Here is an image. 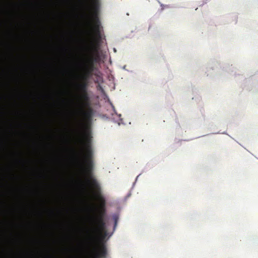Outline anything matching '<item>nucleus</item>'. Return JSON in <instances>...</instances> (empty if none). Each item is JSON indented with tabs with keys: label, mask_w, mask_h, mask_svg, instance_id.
I'll return each mask as SVG.
<instances>
[{
	"label": "nucleus",
	"mask_w": 258,
	"mask_h": 258,
	"mask_svg": "<svg viewBox=\"0 0 258 258\" xmlns=\"http://www.w3.org/2000/svg\"><path fill=\"white\" fill-rule=\"evenodd\" d=\"M79 163L78 167L87 182L93 188L98 205L93 209V216L91 217L92 224L91 231L88 232L91 241L97 238V234H100V241L101 249L96 258H105L107 254L106 242L115 231L119 218V212L113 213L110 216L106 215V199L102 194L100 183L94 177L93 171L94 162H76Z\"/></svg>",
	"instance_id": "f257e3e1"
},
{
	"label": "nucleus",
	"mask_w": 258,
	"mask_h": 258,
	"mask_svg": "<svg viewBox=\"0 0 258 258\" xmlns=\"http://www.w3.org/2000/svg\"><path fill=\"white\" fill-rule=\"evenodd\" d=\"M88 54L85 60L84 71L83 75V79H87L92 74L94 70V63L99 60V55L98 51V48L92 43L87 47Z\"/></svg>",
	"instance_id": "f03ea898"
},
{
	"label": "nucleus",
	"mask_w": 258,
	"mask_h": 258,
	"mask_svg": "<svg viewBox=\"0 0 258 258\" xmlns=\"http://www.w3.org/2000/svg\"><path fill=\"white\" fill-rule=\"evenodd\" d=\"M90 10L88 25L91 27L94 33L99 37L100 22L98 17V8L96 3L93 4L91 8H90Z\"/></svg>",
	"instance_id": "7ed1b4c3"
},
{
	"label": "nucleus",
	"mask_w": 258,
	"mask_h": 258,
	"mask_svg": "<svg viewBox=\"0 0 258 258\" xmlns=\"http://www.w3.org/2000/svg\"><path fill=\"white\" fill-rule=\"evenodd\" d=\"M80 98L82 101L83 104L85 105H87V102L89 101V97L87 92L81 93Z\"/></svg>",
	"instance_id": "20e7f679"
},
{
	"label": "nucleus",
	"mask_w": 258,
	"mask_h": 258,
	"mask_svg": "<svg viewBox=\"0 0 258 258\" xmlns=\"http://www.w3.org/2000/svg\"><path fill=\"white\" fill-rule=\"evenodd\" d=\"M77 87L82 93H83L84 92H87V84L85 82H82L81 83L78 84Z\"/></svg>",
	"instance_id": "39448f33"
},
{
	"label": "nucleus",
	"mask_w": 258,
	"mask_h": 258,
	"mask_svg": "<svg viewBox=\"0 0 258 258\" xmlns=\"http://www.w3.org/2000/svg\"><path fill=\"white\" fill-rule=\"evenodd\" d=\"M8 142L6 141H3L0 144V149L4 150L8 148Z\"/></svg>",
	"instance_id": "423d86ee"
},
{
	"label": "nucleus",
	"mask_w": 258,
	"mask_h": 258,
	"mask_svg": "<svg viewBox=\"0 0 258 258\" xmlns=\"http://www.w3.org/2000/svg\"><path fill=\"white\" fill-rule=\"evenodd\" d=\"M83 115L87 118H91L92 115V109L90 108L88 110L83 112Z\"/></svg>",
	"instance_id": "0eeeda50"
},
{
	"label": "nucleus",
	"mask_w": 258,
	"mask_h": 258,
	"mask_svg": "<svg viewBox=\"0 0 258 258\" xmlns=\"http://www.w3.org/2000/svg\"><path fill=\"white\" fill-rule=\"evenodd\" d=\"M66 151L71 153V146L66 147L64 149Z\"/></svg>",
	"instance_id": "6e6552de"
},
{
	"label": "nucleus",
	"mask_w": 258,
	"mask_h": 258,
	"mask_svg": "<svg viewBox=\"0 0 258 258\" xmlns=\"http://www.w3.org/2000/svg\"><path fill=\"white\" fill-rule=\"evenodd\" d=\"M139 175H140V174H139L138 176H137V177H136V180H135V181L134 182V183H133V187H133L135 186V183H136V182L137 181V179H138V177H139Z\"/></svg>",
	"instance_id": "1a4fd4ad"
},
{
	"label": "nucleus",
	"mask_w": 258,
	"mask_h": 258,
	"mask_svg": "<svg viewBox=\"0 0 258 258\" xmlns=\"http://www.w3.org/2000/svg\"><path fill=\"white\" fill-rule=\"evenodd\" d=\"M33 146H34V147H37L38 145L35 142L33 144Z\"/></svg>",
	"instance_id": "9d476101"
},
{
	"label": "nucleus",
	"mask_w": 258,
	"mask_h": 258,
	"mask_svg": "<svg viewBox=\"0 0 258 258\" xmlns=\"http://www.w3.org/2000/svg\"><path fill=\"white\" fill-rule=\"evenodd\" d=\"M130 195H131V194H128L127 196L129 197V196H130Z\"/></svg>",
	"instance_id": "9b49d317"
}]
</instances>
